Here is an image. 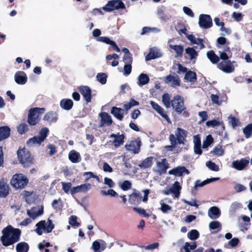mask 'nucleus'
<instances>
[{"label": "nucleus", "mask_w": 252, "mask_h": 252, "mask_svg": "<svg viewBox=\"0 0 252 252\" xmlns=\"http://www.w3.org/2000/svg\"><path fill=\"white\" fill-rule=\"evenodd\" d=\"M186 54L189 56L190 60H195L198 55V52L193 47H188L185 49Z\"/></svg>", "instance_id": "36"}, {"label": "nucleus", "mask_w": 252, "mask_h": 252, "mask_svg": "<svg viewBox=\"0 0 252 252\" xmlns=\"http://www.w3.org/2000/svg\"><path fill=\"white\" fill-rule=\"evenodd\" d=\"M28 130V126L26 123H22L17 127V131L21 135L25 133Z\"/></svg>", "instance_id": "48"}, {"label": "nucleus", "mask_w": 252, "mask_h": 252, "mask_svg": "<svg viewBox=\"0 0 252 252\" xmlns=\"http://www.w3.org/2000/svg\"><path fill=\"white\" fill-rule=\"evenodd\" d=\"M123 59L125 64H131L133 62L132 55L131 54L127 55H124Z\"/></svg>", "instance_id": "58"}, {"label": "nucleus", "mask_w": 252, "mask_h": 252, "mask_svg": "<svg viewBox=\"0 0 252 252\" xmlns=\"http://www.w3.org/2000/svg\"><path fill=\"white\" fill-rule=\"evenodd\" d=\"M139 103L138 101L134 100L133 98L130 99L128 103L125 104L124 107L126 110L130 109L132 107L139 105Z\"/></svg>", "instance_id": "46"}, {"label": "nucleus", "mask_w": 252, "mask_h": 252, "mask_svg": "<svg viewBox=\"0 0 252 252\" xmlns=\"http://www.w3.org/2000/svg\"><path fill=\"white\" fill-rule=\"evenodd\" d=\"M206 166L212 171H218L219 170V166L213 161H207L206 162Z\"/></svg>", "instance_id": "52"}, {"label": "nucleus", "mask_w": 252, "mask_h": 252, "mask_svg": "<svg viewBox=\"0 0 252 252\" xmlns=\"http://www.w3.org/2000/svg\"><path fill=\"white\" fill-rule=\"evenodd\" d=\"M91 188V185L89 183H85L76 187H72L70 189V193L72 195L79 192H87Z\"/></svg>", "instance_id": "15"}, {"label": "nucleus", "mask_w": 252, "mask_h": 252, "mask_svg": "<svg viewBox=\"0 0 252 252\" xmlns=\"http://www.w3.org/2000/svg\"><path fill=\"white\" fill-rule=\"evenodd\" d=\"M97 80L101 84L104 85L106 83L107 76L104 73H98L96 76Z\"/></svg>", "instance_id": "45"}, {"label": "nucleus", "mask_w": 252, "mask_h": 252, "mask_svg": "<svg viewBox=\"0 0 252 252\" xmlns=\"http://www.w3.org/2000/svg\"><path fill=\"white\" fill-rule=\"evenodd\" d=\"M153 157L146 158L139 164V167L141 169H146L151 167L153 163Z\"/></svg>", "instance_id": "35"}, {"label": "nucleus", "mask_w": 252, "mask_h": 252, "mask_svg": "<svg viewBox=\"0 0 252 252\" xmlns=\"http://www.w3.org/2000/svg\"><path fill=\"white\" fill-rule=\"evenodd\" d=\"M43 213V209L42 208L39 209L37 211H35L33 209H32L31 211H28V215L32 219H34L37 217L41 215Z\"/></svg>", "instance_id": "41"}, {"label": "nucleus", "mask_w": 252, "mask_h": 252, "mask_svg": "<svg viewBox=\"0 0 252 252\" xmlns=\"http://www.w3.org/2000/svg\"><path fill=\"white\" fill-rule=\"evenodd\" d=\"M150 104L152 108L155 110L162 118L165 119L167 122H170V119L167 114L164 112V109L160 107L158 103L151 101Z\"/></svg>", "instance_id": "23"}, {"label": "nucleus", "mask_w": 252, "mask_h": 252, "mask_svg": "<svg viewBox=\"0 0 252 252\" xmlns=\"http://www.w3.org/2000/svg\"><path fill=\"white\" fill-rule=\"evenodd\" d=\"M214 139L211 135L209 134L207 136L205 141L203 142L202 148L205 149L208 148L213 142Z\"/></svg>", "instance_id": "49"}, {"label": "nucleus", "mask_w": 252, "mask_h": 252, "mask_svg": "<svg viewBox=\"0 0 252 252\" xmlns=\"http://www.w3.org/2000/svg\"><path fill=\"white\" fill-rule=\"evenodd\" d=\"M161 207L160 208V210L163 213H167L169 211H170L172 209L171 207L169 205L166 204L164 203H161Z\"/></svg>", "instance_id": "60"}, {"label": "nucleus", "mask_w": 252, "mask_h": 252, "mask_svg": "<svg viewBox=\"0 0 252 252\" xmlns=\"http://www.w3.org/2000/svg\"><path fill=\"white\" fill-rule=\"evenodd\" d=\"M209 227L210 229L214 230L219 228V230H220L221 224L219 221H212L209 224Z\"/></svg>", "instance_id": "57"}, {"label": "nucleus", "mask_w": 252, "mask_h": 252, "mask_svg": "<svg viewBox=\"0 0 252 252\" xmlns=\"http://www.w3.org/2000/svg\"><path fill=\"white\" fill-rule=\"evenodd\" d=\"M199 237V233L197 230L192 229L188 233V237L191 240H195Z\"/></svg>", "instance_id": "44"}, {"label": "nucleus", "mask_w": 252, "mask_h": 252, "mask_svg": "<svg viewBox=\"0 0 252 252\" xmlns=\"http://www.w3.org/2000/svg\"><path fill=\"white\" fill-rule=\"evenodd\" d=\"M78 91L83 95L87 103L90 102L92 100V91L89 87L87 86H81L78 88Z\"/></svg>", "instance_id": "14"}, {"label": "nucleus", "mask_w": 252, "mask_h": 252, "mask_svg": "<svg viewBox=\"0 0 252 252\" xmlns=\"http://www.w3.org/2000/svg\"><path fill=\"white\" fill-rule=\"evenodd\" d=\"M162 101L166 108L171 107V100H170V95L168 94H164L162 96Z\"/></svg>", "instance_id": "42"}, {"label": "nucleus", "mask_w": 252, "mask_h": 252, "mask_svg": "<svg viewBox=\"0 0 252 252\" xmlns=\"http://www.w3.org/2000/svg\"><path fill=\"white\" fill-rule=\"evenodd\" d=\"M73 105V102L70 99H63L60 101V106L65 110L71 109Z\"/></svg>", "instance_id": "31"}, {"label": "nucleus", "mask_w": 252, "mask_h": 252, "mask_svg": "<svg viewBox=\"0 0 252 252\" xmlns=\"http://www.w3.org/2000/svg\"><path fill=\"white\" fill-rule=\"evenodd\" d=\"M69 223L73 227L80 225L79 222L77 221V217L76 216H71L70 217Z\"/></svg>", "instance_id": "55"}, {"label": "nucleus", "mask_w": 252, "mask_h": 252, "mask_svg": "<svg viewBox=\"0 0 252 252\" xmlns=\"http://www.w3.org/2000/svg\"><path fill=\"white\" fill-rule=\"evenodd\" d=\"M184 79L190 82H194L197 80L196 74L194 71H188L185 75Z\"/></svg>", "instance_id": "38"}, {"label": "nucleus", "mask_w": 252, "mask_h": 252, "mask_svg": "<svg viewBox=\"0 0 252 252\" xmlns=\"http://www.w3.org/2000/svg\"><path fill=\"white\" fill-rule=\"evenodd\" d=\"M207 57L213 64H217L220 62L219 57L216 55L213 50H210L207 52Z\"/></svg>", "instance_id": "32"}, {"label": "nucleus", "mask_w": 252, "mask_h": 252, "mask_svg": "<svg viewBox=\"0 0 252 252\" xmlns=\"http://www.w3.org/2000/svg\"><path fill=\"white\" fill-rule=\"evenodd\" d=\"M99 116L101 118L100 126H110L112 124L113 120L111 117L107 112H101L99 113Z\"/></svg>", "instance_id": "18"}, {"label": "nucleus", "mask_w": 252, "mask_h": 252, "mask_svg": "<svg viewBox=\"0 0 252 252\" xmlns=\"http://www.w3.org/2000/svg\"><path fill=\"white\" fill-rule=\"evenodd\" d=\"M29 180L26 176L21 173L14 174L11 180V185L16 189H23L28 184Z\"/></svg>", "instance_id": "5"}, {"label": "nucleus", "mask_w": 252, "mask_h": 252, "mask_svg": "<svg viewBox=\"0 0 252 252\" xmlns=\"http://www.w3.org/2000/svg\"><path fill=\"white\" fill-rule=\"evenodd\" d=\"M68 158L71 162L74 163L80 162L82 159L79 153L74 150H71L69 153Z\"/></svg>", "instance_id": "29"}, {"label": "nucleus", "mask_w": 252, "mask_h": 252, "mask_svg": "<svg viewBox=\"0 0 252 252\" xmlns=\"http://www.w3.org/2000/svg\"><path fill=\"white\" fill-rule=\"evenodd\" d=\"M132 70L131 64H125L124 66V75H128L131 72Z\"/></svg>", "instance_id": "63"}, {"label": "nucleus", "mask_w": 252, "mask_h": 252, "mask_svg": "<svg viewBox=\"0 0 252 252\" xmlns=\"http://www.w3.org/2000/svg\"><path fill=\"white\" fill-rule=\"evenodd\" d=\"M2 236L0 238L2 245L8 247L19 242L20 240L21 231L19 228H14L10 225L4 227L1 231Z\"/></svg>", "instance_id": "1"}, {"label": "nucleus", "mask_w": 252, "mask_h": 252, "mask_svg": "<svg viewBox=\"0 0 252 252\" xmlns=\"http://www.w3.org/2000/svg\"><path fill=\"white\" fill-rule=\"evenodd\" d=\"M45 108L34 107L31 108L28 113L27 122L30 126H35L40 121V116L44 113Z\"/></svg>", "instance_id": "4"}, {"label": "nucleus", "mask_w": 252, "mask_h": 252, "mask_svg": "<svg viewBox=\"0 0 252 252\" xmlns=\"http://www.w3.org/2000/svg\"><path fill=\"white\" fill-rule=\"evenodd\" d=\"M126 6L121 0H110L107 4L102 7V9L105 12H110L115 10L124 9Z\"/></svg>", "instance_id": "8"}, {"label": "nucleus", "mask_w": 252, "mask_h": 252, "mask_svg": "<svg viewBox=\"0 0 252 252\" xmlns=\"http://www.w3.org/2000/svg\"><path fill=\"white\" fill-rule=\"evenodd\" d=\"M138 84L139 86H143L148 84L150 81L149 76L146 74L141 73L138 78Z\"/></svg>", "instance_id": "39"}, {"label": "nucleus", "mask_w": 252, "mask_h": 252, "mask_svg": "<svg viewBox=\"0 0 252 252\" xmlns=\"http://www.w3.org/2000/svg\"><path fill=\"white\" fill-rule=\"evenodd\" d=\"M249 163V160L245 158H242L240 160L233 161L232 164V167L238 170H242L247 167Z\"/></svg>", "instance_id": "21"}, {"label": "nucleus", "mask_w": 252, "mask_h": 252, "mask_svg": "<svg viewBox=\"0 0 252 252\" xmlns=\"http://www.w3.org/2000/svg\"><path fill=\"white\" fill-rule=\"evenodd\" d=\"M11 129L7 126H0V142L3 141L10 135Z\"/></svg>", "instance_id": "26"}, {"label": "nucleus", "mask_w": 252, "mask_h": 252, "mask_svg": "<svg viewBox=\"0 0 252 252\" xmlns=\"http://www.w3.org/2000/svg\"><path fill=\"white\" fill-rule=\"evenodd\" d=\"M131 187V183L127 180L124 181L121 186V188L123 190H127L130 189Z\"/></svg>", "instance_id": "62"}, {"label": "nucleus", "mask_w": 252, "mask_h": 252, "mask_svg": "<svg viewBox=\"0 0 252 252\" xmlns=\"http://www.w3.org/2000/svg\"><path fill=\"white\" fill-rule=\"evenodd\" d=\"M211 98L213 103L218 105H220L221 104V101H219V97L218 95L212 94L211 95Z\"/></svg>", "instance_id": "64"}, {"label": "nucleus", "mask_w": 252, "mask_h": 252, "mask_svg": "<svg viewBox=\"0 0 252 252\" xmlns=\"http://www.w3.org/2000/svg\"><path fill=\"white\" fill-rule=\"evenodd\" d=\"M220 215V209L216 206L211 207L208 211V216L212 219H218Z\"/></svg>", "instance_id": "30"}, {"label": "nucleus", "mask_w": 252, "mask_h": 252, "mask_svg": "<svg viewBox=\"0 0 252 252\" xmlns=\"http://www.w3.org/2000/svg\"><path fill=\"white\" fill-rule=\"evenodd\" d=\"M157 166L158 168V172L160 174H164L169 168V163L166 158L161 159L160 161H157Z\"/></svg>", "instance_id": "24"}, {"label": "nucleus", "mask_w": 252, "mask_h": 252, "mask_svg": "<svg viewBox=\"0 0 252 252\" xmlns=\"http://www.w3.org/2000/svg\"><path fill=\"white\" fill-rule=\"evenodd\" d=\"M199 27L203 29H209L212 27V19L209 15L201 14L199 17Z\"/></svg>", "instance_id": "12"}, {"label": "nucleus", "mask_w": 252, "mask_h": 252, "mask_svg": "<svg viewBox=\"0 0 252 252\" xmlns=\"http://www.w3.org/2000/svg\"><path fill=\"white\" fill-rule=\"evenodd\" d=\"M220 179L219 177L212 178L207 179L203 182H201L200 180H197L195 183V185L192 189V193H193L194 190H196L197 187H202L208 184L211 182L217 181Z\"/></svg>", "instance_id": "28"}, {"label": "nucleus", "mask_w": 252, "mask_h": 252, "mask_svg": "<svg viewBox=\"0 0 252 252\" xmlns=\"http://www.w3.org/2000/svg\"><path fill=\"white\" fill-rule=\"evenodd\" d=\"M141 145V139L139 137H138L134 140H132L126 143L125 147L127 151L131 152L133 154H137L140 152Z\"/></svg>", "instance_id": "10"}, {"label": "nucleus", "mask_w": 252, "mask_h": 252, "mask_svg": "<svg viewBox=\"0 0 252 252\" xmlns=\"http://www.w3.org/2000/svg\"><path fill=\"white\" fill-rule=\"evenodd\" d=\"M243 132L246 138H249L252 135V123L247 125L243 129Z\"/></svg>", "instance_id": "43"}, {"label": "nucleus", "mask_w": 252, "mask_h": 252, "mask_svg": "<svg viewBox=\"0 0 252 252\" xmlns=\"http://www.w3.org/2000/svg\"><path fill=\"white\" fill-rule=\"evenodd\" d=\"M211 153H213L217 156H221L223 155L224 152L221 146L218 145L214 148L213 151Z\"/></svg>", "instance_id": "47"}, {"label": "nucleus", "mask_w": 252, "mask_h": 252, "mask_svg": "<svg viewBox=\"0 0 252 252\" xmlns=\"http://www.w3.org/2000/svg\"><path fill=\"white\" fill-rule=\"evenodd\" d=\"M158 14L161 20L166 22L170 19V17L165 13L162 10L159 11Z\"/></svg>", "instance_id": "59"}, {"label": "nucleus", "mask_w": 252, "mask_h": 252, "mask_svg": "<svg viewBox=\"0 0 252 252\" xmlns=\"http://www.w3.org/2000/svg\"><path fill=\"white\" fill-rule=\"evenodd\" d=\"M62 186H63V190L64 192L66 193H68L69 190L71 189V183L70 182H62Z\"/></svg>", "instance_id": "61"}, {"label": "nucleus", "mask_w": 252, "mask_h": 252, "mask_svg": "<svg viewBox=\"0 0 252 252\" xmlns=\"http://www.w3.org/2000/svg\"><path fill=\"white\" fill-rule=\"evenodd\" d=\"M219 54L220 55V60L221 59L222 61H229V59L232 57V53L230 47L228 46H224L223 51H219Z\"/></svg>", "instance_id": "22"}, {"label": "nucleus", "mask_w": 252, "mask_h": 252, "mask_svg": "<svg viewBox=\"0 0 252 252\" xmlns=\"http://www.w3.org/2000/svg\"><path fill=\"white\" fill-rule=\"evenodd\" d=\"M176 30L179 34L183 33L185 35H187V29L186 26L183 23H179Z\"/></svg>", "instance_id": "50"}, {"label": "nucleus", "mask_w": 252, "mask_h": 252, "mask_svg": "<svg viewBox=\"0 0 252 252\" xmlns=\"http://www.w3.org/2000/svg\"><path fill=\"white\" fill-rule=\"evenodd\" d=\"M29 249V244L25 242H19L16 246V252H28Z\"/></svg>", "instance_id": "34"}, {"label": "nucleus", "mask_w": 252, "mask_h": 252, "mask_svg": "<svg viewBox=\"0 0 252 252\" xmlns=\"http://www.w3.org/2000/svg\"><path fill=\"white\" fill-rule=\"evenodd\" d=\"M143 192L144 193V195L142 198L141 194L140 192L135 189L129 195L128 199L129 203L131 205H138L141 203L142 199V201L144 202L147 201L150 190L148 189H146L144 190Z\"/></svg>", "instance_id": "6"}, {"label": "nucleus", "mask_w": 252, "mask_h": 252, "mask_svg": "<svg viewBox=\"0 0 252 252\" xmlns=\"http://www.w3.org/2000/svg\"><path fill=\"white\" fill-rule=\"evenodd\" d=\"M229 119V123L231 125L233 128H235L236 126L240 125V122L238 119L235 117L230 116L228 117Z\"/></svg>", "instance_id": "51"}, {"label": "nucleus", "mask_w": 252, "mask_h": 252, "mask_svg": "<svg viewBox=\"0 0 252 252\" xmlns=\"http://www.w3.org/2000/svg\"><path fill=\"white\" fill-rule=\"evenodd\" d=\"M9 192V186L5 182L4 179L0 180V197L5 198Z\"/></svg>", "instance_id": "25"}, {"label": "nucleus", "mask_w": 252, "mask_h": 252, "mask_svg": "<svg viewBox=\"0 0 252 252\" xmlns=\"http://www.w3.org/2000/svg\"><path fill=\"white\" fill-rule=\"evenodd\" d=\"M58 113L53 111H50L45 114L43 120L47 122L50 125L56 123L58 120Z\"/></svg>", "instance_id": "17"}, {"label": "nucleus", "mask_w": 252, "mask_h": 252, "mask_svg": "<svg viewBox=\"0 0 252 252\" xmlns=\"http://www.w3.org/2000/svg\"><path fill=\"white\" fill-rule=\"evenodd\" d=\"M169 140L170 142V145H166L164 147V148L168 151H172L173 149L177 145V142H175L174 139V134H171L169 136Z\"/></svg>", "instance_id": "40"}, {"label": "nucleus", "mask_w": 252, "mask_h": 252, "mask_svg": "<svg viewBox=\"0 0 252 252\" xmlns=\"http://www.w3.org/2000/svg\"><path fill=\"white\" fill-rule=\"evenodd\" d=\"M101 194L103 195H111V196L116 197L118 196V193L113 189H109L107 191L101 190Z\"/></svg>", "instance_id": "53"}, {"label": "nucleus", "mask_w": 252, "mask_h": 252, "mask_svg": "<svg viewBox=\"0 0 252 252\" xmlns=\"http://www.w3.org/2000/svg\"><path fill=\"white\" fill-rule=\"evenodd\" d=\"M169 47L176 52V58H181L183 56L184 47L182 45H169Z\"/></svg>", "instance_id": "33"}, {"label": "nucleus", "mask_w": 252, "mask_h": 252, "mask_svg": "<svg viewBox=\"0 0 252 252\" xmlns=\"http://www.w3.org/2000/svg\"><path fill=\"white\" fill-rule=\"evenodd\" d=\"M133 210L144 217H149L150 216V215L146 213V210L143 208L134 207Z\"/></svg>", "instance_id": "56"}, {"label": "nucleus", "mask_w": 252, "mask_h": 252, "mask_svg": "<svg viewBox=\"0 0 252 252\" xmlns=\"http://www.w3.org/2000/svg\"><path fill=\"white\" fill-rule=\"evenodd\" d=\"M187 131L180 127H177L174 135V139L177 144L185 145L187 142Z\"/></svg>", "instance_id": "11"}, {"label": "nucleus", "mask_w": 252, "mask_h": 252, "mask_svg": "<svg viewBox=\"0 0 252 252\" xmlns=\"http://www.w3.org/2000/svg\"><path fill=\"white\" fill-rule=\"evenodd\" d=\"M37 228L35 229V232L39 235H41L43 233V230L45 233H50L54 228L55 225L52 223V221L50 219L47 220V223L44 220H40L36 223Z\"/></svg>", "instance_id": "7"}, {"label": "nucleus", "mask_w": 252, "mask_h": 252, "mask_svg": "<svg viewBox=\"0 0 252 252\" xmlns=\"http://www.w3.org/2000/svg\"><path fill=\"white\" fill-rule=\"evenodd\" d=\"M17 155L18 161L23 167H29L34 164V157L26 148H20L17 152Z\"/></svg>", "instance_id": "2"}, {"label": "nucleus", "mask_w": 252, "mask_h": 252, "mask_svg": "<svg viewBox=\"0 0 252 252\" xmlns=\"http://www.w3.org/2000/svg\"><path fill=\"white\" fill-rule=\"evenodd\" d=\"M110 138H114L113 143L115 148H118L124 143L125 135L124 134H120L112 133L110 135Z\"/></svg>", "instance_id": "20"}, {"label": "nucleus", "mask_w": 252, "mask_h": 252, "mask_svg": "<svg viewBox=\"0 0 252 252\" xmlns=\"http://www.w3.org/2000/svg\"><path fill=\"white\" fill-rule=\"evenodd\" d=\"M233 63L230 60L226 61H221L218 65V68L226 73H230L234 71L235 67L233 65Z\"/></svg>", "instance_id": "13"}, {"label": "nucleus", "mask_w": 252, "mask_h": 252, "mask_svg": "<svg viewBox=\"0 0 252 252\" xmlns=\"http://www.w3.org/2000/svg\"><path fill=\"white\" fill-rule=\"evenodd\" d=\"M187 174H189V171L186 168L185 166H179L169 170L168 173L170 175H173L176 177H181L183 175V173Z\"/></svg>", "instance_id": "16"}, {"label": "nucleus", "mask_w": 252, "mask_h": 252, "mask_svg": "<svg viewBox=\"0 0 252 252\" xmlns=\"http://www.w3.org/2000/svg\"><path fill=\"white\" fill-rule=\"evenodd\" d=\"M124 110L116 106L111 108V113L118 120L122 121L124 118Z\"/></svg>", "instance_id": "27"}, {"label": "nucleus", "mask_w": 252, "mask_h": 252, "mask_svg": "<svg viewBox=\"0 0 252 252\" xmlns=\"http://www.w3.org/2000/svg\"><path fill=\"white\" fill-rule=\"evenodd\" d=\"M181 188L180 183L178 181H176L173 186L170 188L172 193H173L176 197H179Z\"/></svg>", "instance_id": "37"}, {"label": "nucleus", "mask_w": 252, "mask_h": 252, "mask_svg": "<svg viewBox=\"0 0 252 252\" xmlns=\"http://www.w3.org/2000/svg\"><path fill=\"white\" fill-rule=\"evenodd\" d=\"M15 81L19 85L25 84L28 80L27 75L23 71H18L14 75Z\"/></svg>", "instance_id": "19"}, {"label": "nucleus", "mask_w": 252, "mask_h": 252, "mask_svg": "<svg viewBox=\"0 0 252 252\" xmlns=\"http://www.w3.org/2000/svg\"><path fill=\"white\" fill-rule=\"evenodd\" d=\"M171 107L178 114H182L185 117H189V113L185 105L184 100L182 96L180 95H175L171 100Z\"/></svg>", "instance_id": "3"}, {"label": "nucleus", "mask_w": 252, "mask_h": 252, "mask_svg": "<svg viewBox=\"0 0 252 252\" xmlns=\"http://www.w3.org/2000/svg\"><path fill=\"white\" fill-rule=\"evenodd\" d=\"M61 203L62 200L61 198H59V200L55 199L53 201L52 205L53 207L55 209L57 210H60L62 208V205Z\"/></svg>", "instance_id": "54"}, {"label": "nucleus", "mask_w": 252, "mask_h": 252, "mask_svg": "<svg viewBox=\"0 0 252 252\" xmlns=\"http://www.w3.org/2000/svg\"><path fill=\"white\" fill-rule=\"evenodd\" d=\"M49 132V130L47 127L41 128L39 132V135L30 138L27 142V144L31 145L41 144L47 137Z\"/></svg>", "instance_id": "9"}]
</instances>
